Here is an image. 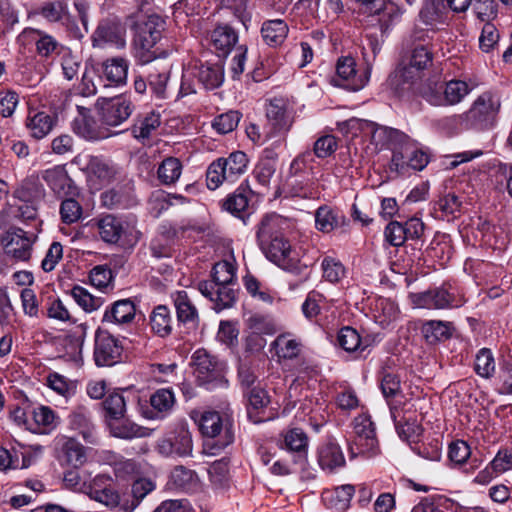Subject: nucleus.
<instances>
[{
	"label": "nucleus",
	"mask_w": 512,
	"mask_h": 512,
	"mask_svg": "<svg viewBox=\"0 0 512 512\" xmlns=\"http://www.w3.org/2000/svg\"><path fill=\"white\" fill-rule=\"evenodd\" d=\"M289 227L288 219L273 213L261 219L256 232L259 246L265 256L284 269L290 266L291 260V245L284 237V232Z\"/></svg>",
	"instance_id": "f257e3e1"
},
{
	"label": "nucleus",
	"mask_w": 512,
	"mask_h": 512,
	"mask_svg": "<svg viewBox=\"0 0 512 512\" xmlns=\"http://www.w3.org/2000/svg\"><path fill=\"white\" fill-rule=\"evenodd\" d=\"M236 268L229 261H220L212 268V281L198 283L199 292L211 302L213 308L221 311L231 308L237 297Z\"/></svg>",
	"instance_id": "f03ea898"
},
{
	"label": "nucleus",
	"mask_w": 512,
	"mask_h": 512,
	"mask_svg": "<svg viewBox=\"0 0 512 512\" xmlns=\"http://www.w3.org/2000/svg\"><path fill=\"white\" fill-rule=\"evenodd\" d=\"M199 430L205 438L204 450L214 455L234 441L233 424L229 417L217 411H205L199 422Z\"/></svg>",
	"instance_id": "7ed1b4c3"
},
{
	"label": "nucleus",
	"mask_w": 512,
	"mask_h": 512,
	"mask_svg": "<svg viewBox=\"0 0 512 512\" xmlns=\"http://www.w3.org/2000/svg\"><path fill=\"white\" fill-rule=\"evenodd\" d=\"M433 52L424 44L413 46L405 56L402 57L395 72L391 76V82L399 86L413 84L422 77L424 71L433 65Z\"/></svg>",
	"instance_id": "20e7f679"
},
{
	"label": "nucleus",
	"mask_w": 512,
	"mask_h": 512,
	"mask_svg": "<svg viewBox=\"0 0 512 512\" xmlns=\"http://www.w3.org/2000/svg\"><path fill=\"white\" fill-rule=\"evenodd\" d=\"M470 92L471 87L468 83L455 79L448 82L429 80L418 89L419 95L424 100L438 107L456 105Z\"/></svg>",
	"instance_id": "39448f33"
},
{
	"label": "nucleus",
	"mask_w": 512,
	"mask_h": 512,
	"mask_svg": "<svg viewBox=\"0 0 512 512\" xmlns=\"http://www.w3.org/2000/svg\"><path fill=\"white\" fill-rule=\"evenodd\" d=\"M249 159L243 151H234L226 158L213 161L206 171L207 187L217 189L224 182L234 183L248 167Z\"/></svg>",
	"instance_id": "423d86ee"
},
{
	"label": "nucleus",
	"mask_w": 512,
	"mask_h": 512,
	"mask_svg": "<svg viewBox=\"0 0 512 512\" xmlns=\"http://www.w3.org/2000/svg\"><path fill=\"white\" fill-rule=\"evenodd\" d=\"M135 29V57L140 64H147L157 58L153 48L162 37L163 21L158 15H150L145 21L136 23Z\"/></svg>",
	"instance_id": "0eeeda50"
},
{
	"label": "nucleus",
	"mask_w": 512,
	"mask_h": 512,
	"mask_svg": "<svg viewBox=\"0 0 512 512\" xmlns=\"http://www.w3.org/2000/svg\"><path fill=\"white\" fill-rule=\"evenodd\" d=\"M310 158L311 153L306 152L291 162L288 186L289 193L293 197L307 199L315 198L319 194L312 168L306 166Z\"/></svg>",
	"instance_id": "6e6552de"
},
{
	"label": "nucleus",
	"mask_w": 512,
	"mask_h": 512,
	"mask_svg": "<svg viewBox=\"0 0 512 512\" xmlns=\"http://www.w3.org/2000/svg\"><path fill=\"white\" fill-rule=\"evenodd\" d=\"M501 107L500 97L490 91L477 97L470 109L462 115L467 123L476 129L491 128L497 118Z\"/></svg>",
	"instance_id": "1a4fd4ad"
},
{
	"label": "nucleus",
	"mask_w": 512,
	"mask_h": 512,
	"mask_svg": "<svg viewBox=\"0 0 512 512\" xmlns=\"http://www.w3.org/2000/svg\"><path fill=\"white\" fill-rule=\"evenodd\" d=\"M193 373L200 385L213 388L226 383L225 363L204 349L196 350L191 358Z\"/></svg>",
	"instance_id": "9d476101"
},
{
	"label": "nucleus",
	"mask_w": 512,
	"mask_h": 512,
	"mask_svg": "<svg viewBox=\"0 0 512 512\" xmlns=\"http://www.w3.org/2000/svg\"><path fill=\"white\" fill-rule=\"evenodd\" d=\"M354 438L350 446L353 455L373 457L378 453V439L370 416L361 414L354 419Z\"/></svg>",
	"instance_id": "9b49d317"
},
{
	"label": "nucleus",
	"mask_w": 512,
	"mask_h": 512,
	"mask_svg": "<svg viewBox=\"0 0 512 512\" xmlns=\"http://www.w3.org/2000/svg\"><path fill=\"white\" fill-rule=\"evenodd\" d=\"M123 346L109 332L98 329L95 333L94 361L98 367H110L120 362Z\"/></svg>",
	"instance_id": "f8f14e48"
},
{
	"label": "nucleus",
	"mask_w": 512,
	"mask_h": 512,
	"mask_svg": "<svg viewBox=\"0 0 512 512\" xmlns=\"http://www.w3.org/2000/svg\"><path fill=\"white\" fill-rule=\"evenodd\" d=\"M78 115L72 121V130L79 137L87 141H99L118 135L104 124H98L92 117L90 109L77 105Z\"/></svg>",
	"instance_id": "ddd939ff"
},
{
	"label": "nucleus",
	"mask_w": 512,
	"mask_h": 512,
	"mask_svg": "<svg viewBox=\"0 0 512 512\" xmlns=\"http://www.w3.org/2000/svg\"><path fill=\"white\" fill-rule=\"evenodd\" d=\"M159 452L165 456L186 457L192 455V435L187 425L180 424L159 441Z\"/></svg>",
	"instance_id": "4468645a"
},
{
	"label": "nucleus",
	"mask_w": 512,
	"mask_h": 512,
	"mask_svg": "<svg viewBox=\"0 0 512 512\" xmlns=\"http://www.w3.org/2000/svg\"><path fill=\"white\" fill-rule=\"evenodd\" d=\"M85 493L93 500L110 509L118 508L121 511L123 497L119 495L113 485V480L107 475H97L85 486Z\"/></svg>",
	"instance_id": "2eb2a0df"
},
{
	"label": "nucleus",
	"mask_w": 512,
	"mask_h": 512,
	"mask_svg": "<svg viewBox=\"0 0 512 512\" xmlns=\"http://www.w3.org/2000/svg\"><path fill=\"white\" fill-rule=\"evenodd\" d=\"M361 129L371 133V142L376 147H396L405 146L408 152L411 145V138L398 129L387 126H380L371 121H363Z\"/></svg>",
	"instance_id": "dca6fc26"
},
{
	"label": "nucleus",
	"mask_w": 512,
	"mask_h": 512,
	"mask_svg": "<svg viewBox=\"0 0 512 512\" xmlns=\"http://www.w3.org/2000/svg\"><path fill=\"white\" fill-rule=\"evenodd\" d=\"M369 80V69L364 75H358L356 61L351 56H342L336 64V76L332 78L335 86L344 87L352 91L362 89Z\"/></svg>",
	"instance_id": "f3484780"
},
{
	"label": "nucleus",
	"mask_w": 512,
	"mask_h": 512,
	"mask_svg": "<svg viewBox=\"0 0 512 512\" xmlns=\"http://www.w3.org/2000/svg\"><path fill=\"white\" fill-rule=\"evenodd\" d=\"M132 111L131 101L123 96L106 99L99 109L100 121L110 129L126 121Z\"/></svg>",
	"instance_id": "a211bd4d"
},
{
	"label": "nucleus",
	"mask_w": 512,
	"mask_h": 512,
	"mask_svg": "<svg viewBox=\"0 0 512 512\" xmlns=\"http://www.w3.org/2000/svg\"><path fill=\"white\" fill-rule=\"evenodd\" d=\"M96 226L101 240L108 244H118L127 240L132 230L125 220L112 214L98 218Z\"/></svg>",
	"instance_id": "6ab92c4d"
},
{
	"label": "nucleus",
	"mask_w": 512,
	"mask_h": 512,
	"mask_svg": "<svg viewBox=\"0 0 512 512\" xmlns=\"http://www.w3.org/2000/svg\"><path fill=\"white\" fill-rule=\"evenodd\" d=\"M5 254L15 261H28L32 254L33 241L20 228L6 232L2 239Z\"/></svg>",
	"instance_id": "aec40b11"
},
{
	"label": "nucleus",
	"mask_w": 512,
	"mask_h": 512,
	"mask_svg": "<svg viewBox=\"0 0 512 512\" xmlns=\"http://www.w3.org/2000/svg\"><path fill=\"white\" fill-rule=\"evenodd\" d=\"M92 44L99 48L107 44L123 48L126 44L125 28L116 20H102L92 35Z\"/></svg>",
	"instance_id": "412c9836"
},
{
	"label": "nucleus",
	"mask_w": 512,
	"mask_h": 512,
	"mask_svg": "<svg viewBox=\"0 0 512 512\" xmlns=\"http://www.w3.org/2000/svg\"><path fill=\"white\" fill-rule=\"evenodd\" d=\"M57 459L61 465L79 469L87 461L85 447L74 437L62 436L57 440Z\"/></svg>",
	"instance_id": "4be33fe9"
},
{
	"label": "nucleus",
	"mask_w": 512,
	"mask_h": 512,
	"mask_svg": "<svg viewBox=\"0 0 512 512\" xmlns=\"http://www.w3.org/2000/svg\"><path fill=\"white\" fill-rule=\"evenodd\" d=\"M68 427L80 435L83 440L90 444L97 442L96 426L92 420L90 410L79 405L75 407L68 416Z\"/></svg>",
	"instance_id": "5701e85b"
},
{
	"label": "nucleus",
	"mask_w": 512,
	"mask_h": 512,
	"mask_svg": "<svg viewBox=\"0 0 512 512\" xmlns=\"http://www.w3.org/2000/svg\"><path fill=\"white\" fill-rule=\"evenodd\" d=\"M41 177L58 197L74 196L77 194L74 181L62 165H56L44 170Z\"/></svg>",
	"instance_id": "b1692460"
},
{
	"label": "nucleus",
	"mask_w": 512,
	"mask_h": 512,
	"mask_svg": "<svg viewBox=\"0 0 512 512\" xmlns=\"http://www.w3.org/2000/svg\"><path fill=\"white\" fill-rule=\"evenodd\" d=\"M413 303L425 309H449L454 307L455 296L444 287H435L412 295Z\"/></svg>",
	"instance_id": "393cba45"
},
{
	"label": "nucleus",
	"mask_w": 512,
	"mask_h": 512,
	"mask_svg": "<svg viewBox=\"0 0 512 512\" xmlns=\"http://www.w3.org/2000/svg\"><path fill=\"white\" fill-rule=\"evenodd\" d=\"M266 116L272 127L269 137H274L276 134H286L292 127L293 117L281 99L270 101L266 110Z\"/></svg>",
	"instance_id": "a878e982"
},
{
	"label": "nucleus",
	"mask_w": 512,
	"mask_h": 512,
	"mask_svg": "<svg viewBox=\"0 0 512 512\" xmlns=\"http://www.w3.org/2000/svg\"><path fill=\"white\" fill-rule=\"evenodd\" d=\"M174 307L176 309L178 324H182L189 329L197 328L199 324V313L188 296L186 291H177L172 295Z\"/></svg>",
	"instance_id": "bb28decb"
},
{
	"label": "nucleus",
	"mask_w": 512,
	"mask_h": 512,
	"mask_svg": "<svg viewBox=\"0 0 512 512\" xmlns=\"http://www.w3.org/2000/svg\"><path fill=\"white\" fill-rule=\"evenodd\" d=\"M283 438L284 443L282 448L295 454V463L305 466L307 463L309 444L307 434L300 428H292L284 433Z\"/></svg>",
	"instance_id": "cd10ccee"
},
{
	"label": "nucleus",
	"mask_w": 512,
	"mask_h": 512,
	"mask_svg": "<svg viewBox=\"0 0 512 512\" xmlns=\"http://www.w3.org/2000/svg\"><path fill=\"white\" fill-rule=\"evenodd\" d=\"M128 67V61L123 57L108 58L101 63L100 78L107 82V86L123 85L127 80Z\"/></svg>",
	"instance_id": "c85d7f7f"
},
{
	"label": "nucleus",
	"mask_w": 512,
	"mask_h": 512,
	"mask_svg": "<svg viewBox=\"0 0 512 512\" xmlns=\"http://www.w3.org/2000/svg\"><path fill=\"white\" fill-rule=\"evenodd\" d=\"M247 397V415L253 423H262L272 418L271 414L266 413L270 399L263 388L252 387L247 393Z\"/></svg>",
	"instance_id": "c756f323"
},
{
	"label": "nucleus",
	"mask_w": 512,
	"mask_h": 512,
	"mask_svg": "<svg viewBox=\"0 0 512 512\" xmlns=\"http://www.w3.org/2000/svg\"><path fill=\"white\" fill-rule=\"evenodd\" d=\"M210 42L219 57H226L238 42V33L227 24L218 25L211 32Z\"/></svg>",
	"instance_id": "7c9ffc66"
},
{
	"label": "nucleus",
	"mask_w": 512,
	"mask_h": 512,
	"mask_svg": "<svg viewBox=\"0 0 512 512\" xmlns=\"http://www.w3.org/2000/svg\"><path fill=\"white\" fill-rule=\"evenodd\" d=\"M136 315V306L130 299H121L109 306L103 315L102 322L114 324L131 323Z\"/></svg>",
	"instance_id": "2f4dec72"
},
{
	"label": "nucleus",
	"mask_w": 512,
	"mask_h": 512,
	"mask_svg": "<svg viewBox=\"0 0 512 512\" xmlns=\"http://www.w3.org/2000/svg\"><path fill=\"white\" fill-rule=\"evenodd\" d=\"M449 10L447 0H424L419 17L426 25L446 24Z\"/></svg>",
	"instance_id": "473e14b6"
},
{
	"label": "nucleus",
	"mask_w": 512,
	"mask_h": 512,
	"mask_svg": "<svg viewBox=\"0 0 512 512\" xmlns=\"http://www.w3.org/2000/svg\"><path fill=\"white\" fill-rule=\"evenodd\" d=\"M192 75L197 77L206 89H216L224 81V65L221 61L201 64L199 67H195V72Z\"/></svg>",
	"instance_id": "72a5a7b5"
},
{
	"label": "nucleus",
	"mask_w": 512,
	"mask_h": 512,
	"mask_svg": "<svg viewBox=\"0 0 512 512\" xmlns=\"http://www.w3.org/2000/svg\"><path fill=\"white\" fill-rule=\"evenodd\" d=\"M354 493L355 487L353 485H341L333 490L324 491L322 500L328 508L338 512H344L349 508Z\"/></svg>",
	"instance_id": "f704fd0d"
},
{
	"label": "nucleus",
	"mask_w": 512,
	"mask_h": 512,
	"mask_svg": "<svg viewBox=\"0 0 512 512\" xmlns=\"http://www.w3.org/2000/svg\"><path fill=\"white\" fill-rule=\"evenodd\" d=\"M33 423L28 429L38 433H50L59 425L60 420L57 414L49 406H38L31 412Z\"/></svg>",
	"instance_id": "c9c22d12"
},
{
	"label": "nucleus",
	"mask_w": 512,
	"mask_h": 512,
	"mask_svg": "<svg viewBox=\"0 0 512 512\" xmlns=\"http://www.w3.org/2000/svg\"><path fill=\"white\" fill-rule=\"evenodd\" d=\"M155 483L148 478H138L131 485V498L123 497L121 512H133L141 501L155 489Z\"/></svg>",
	"instance_id": "e433bc0d"
},
{
	"label": "nucleus",
	"mask_w": 512,
	"mask_h": 512,
	"mask_svg": "<svg viewBox=\"0 0 512 512\" xmlns=\"http://www.w3.org/2000/svg\"><path fill=\"white\" fill-rule=\"evenodd\" d=\"M289 27L282 19L266 20L261 27L263 41L270 47H278L283 44L288 36Z\"/></svg>",
	"instance_id": "4c0bfd02"
},
{
	"label": "nucleus",
	"mask_w": 512,
	"mask_h": 512,
	"mask_svg": "<svg viewBox=\"0 0 512 512\" xmlns=\"http://www.w3.org/2000/svg\"><path fill=\"white\" fill-rule=\"evenodd\" d=\"M161 124L159 113L149 112L139 115L131 127L132 135L135 139L144 142L150 139L153 132L156 131Z\"/></svg>",
	"instance_id": "58836bf2"
},
{
	"label": "nucleus",
	"mask_w": 512,
	"mask_h": 512,
	"mask_svg": "<svg viewBox=\"0 0 512 512\" xmlns=\"http://www.w3.org/2000/svg\"><path fill=\"white\" fill-rule=\"evenodd\" d=\"M344 215L329 206H321L315 212L316 229L323 233H330L344 222Z\"/></svg>",
	"instance_id": "ea45409f"
},
{
	"label": "nucleus",
	"mask_w": 512,
	"mask_h": 512,
	"mask_svg": "<svg viewBox=\"0 0 512 512\" xmlns=\"http://www.w3.org/2000/svg\"><path fill=\"white\" fill-rule=\"evenodd\" d=\"M108 425L111 435L116 438L130 440L149 436L148 428L139 426L124 418L122 421H109Z\"/></svg>",
	"instance_id": "a19ab883"
},
{
	"label": "nucleus",
	"mask_w": 512,
	"mask_h": 512,
	"mask_svg": "<svg viewBox=\"0 0 512 512\" xmlns=\"http://www.w3.org/2000/svg\"><path fill=\"white\" fill-rule=\"evenodd\" d=\"M318 463L322 469L333 471L345 464V458L339 445L327 443L320 447L318 452Z\"/></svg>",
	"instance_id": "79ce46f5"
},
{
	"label": "nucleus",
	"mask_w": 512,
	"mask_h": 512,
	"mask_svg": "<svg viewBox=\"0 0 512 512\" xmlns=\"http://www.w3.org/2000/svg\"><path fill=\"white\" fill-rule=\"evenodd\" d=\"M176 403L174 392L168 388L156 390L150 396V405L155 418H164L171 413Z\"/></svg>",
	"instance_id": "37998d69"
},
{
	"label": "nucleus",
	"mask_w": 512,
	"mask_h": 512,
	"mask_svg": "<svg viewBox=\"0 0 512 512\" xmlns=\"http://www.w3.org/2000/svg\"><path fill=\"white\" fill-rule=\"evenodd\" d=\"M361 4V10L368 15H382L380 21L386 23L384 17H389L390 21L397 19L401 15V11L393 4H387L385 0H355Z\"/></svg>",
	"instance_id": "c03bdc74"
},
{
	"label": "nucleus",
	"mask_w": 512,
	"mask_h": 512,
	"mask_svg": "<svg viewBox=\"0 0 512 512\" xmlns=\"http://www.w3.org/2000/svg\"><path fill=\"white\" fill-rule=\"evenodd\" d=\"M452 330V323L440 320H429L421 328L423 337L430 344L449 339L452 335Z\"/></svg>",
	"instance_id": "a18cd8bd"
},
{
	"label": "nucleus",
	"mask_w": 512,
	"mask_h": 512,
	"mask_svg": "<svg viewBox=\"0 0 512 512\" xmlns=\"http://www.w3.org/2000/svg\"><path fill=\"white\" fill-rule=\"evenodd\" d=\"M45 195V189L35 178H27L14 190V198L24 203H36Z\"/></svg>",
	"instance_id": "49530a36"
},
{
	"label": "nucleus",
	"mask_w": 512,
	"mask_h": 512,
	"mask_svg": "<svg viewBox=\"0 0 512 512\" xmlns=\"http://www.w3.org/2000/svg\"><path fill=\"white\" fill-rule=\"evenodd\" d=\"M54 126L53 118L45 112H36L29 115L26 120V127L30 135L35 139L46 137Z\"/></svg>",
	"instance_id": "de8ad7c7"
},
{
	"label": "nucleus",
	"mask_w": 512,
	"mask_h": 512,
	"mask_svg": "<svg viewBox=\"0 0 512 512\" xmlns=\"http://www.w3.org/2000/svg\"><path fill=\"white\" fill-rule=\"evenodd\" d=\"M150 325L152 330L161 337H166L172 332V317L167 306L158 305L153 309Z\"/></svg>",
	"instance_id": "09e8293b"
},
{
	"label": "nucleus",
	"mask_w": 512,
	"mask_h": 512,
	"mask_svg": "<svg viewBox=\"0 0 512 512\" xmlns=\"http://www.w3.org/2000/svg\"><path fill=\"white\" fill-rule=\"evenodd\" d=\"M272 347L279 358L293 359L299 356L302 344L290 334H281L273 341Z\"/></svg>",
	"instance_id": "8fccbe9b"
},
{
	"label": "nucleus",
	"mask_w": 512,
	"mask_h": 512,
	"mask_svg": "<svg viewBox=\"0 0 512 512\" xmlns=\"http://www.w3.org/2000/svg\"><path fill=\"white\" fill-rule=\"evenodd\" d=\"M393 419L397 434L402 440L408 443H417L419 441L423 428L415 419L403 417L397 420L394 414Z\"/></svg>",
	"instance_id": "3c124183"
},
{
	"label": "nucleus",
	"mask_w": 512,
	"mask_h": 512,
	"mask_svg": "<svg viewBox=\"0 0 512 512\" xmlns=\"http://www.w3.org/2000/svg\"><path fill=\"white\" fill-rule=\"evenodd\" d=\"M182 173V163L178 158L167 157L158 167L157 175L159 181L164 185L174 184Z\"/></svg>",
	"instance_id": "603ef678"
},
{
	"label": "nucleus",
	"mask_w": 512,
	"mask_h": 512,
	"mask_svg": "<svg viewBox=\"0 0 512 512\" xmlns=\"http://www.w3.org/2000/svg\"><path fill=\"white\" fill-rule=\"evenodd\" d=\"M63 77L71 81L78 76L82 66V60L78 55L72 53L69 48L62 47L58 52Z\"/></svg>",
	"instance_id": "864d4df0"
},
{
	"label": "nucleus",
	"mask_w": 512,
	"mask_h": 512,
	"mask_svg": "<svg viewBox=\"0 0 512 512\" xmlns=\"http://www.w3.org/2000/svg\"><path fill=\"white\" fill-rule=\"evenodd\" d=\"M103 407L109 421H118L125 418L126 415V401L120 392H113L103 401Z\"/></svg>",
	"instance_id": "5fc2aeb1"
},
{
	"label": "nucleus",
	"mask_w": 512,
	"mask_h": 512,
	"mask_svg": "<svg viewBox=\"0 0 512 512\" xmlns=\"http://www.w3.org/2000/svg\"><path fill=\"white\" fill-rule=\"evenodd\" d=\"M339 345L347 352H363L366 346L356 329L346 326L343 327L337 337Z\"/></svg>",
	"instance_id": "6e6d98bb"
},
{
	"label": "nucleus",
	"mask_w": 512,
	"mask_h": 512,
	"mask_svg": "<svg viewBox=\"0 0 512 512\" xmlns=\"http://www.w3.org/2000/svg\"><path fill=\"white\" fill-rule=\"evenodd\" d=\"M461 201L458 196L454 193H448L438 199V201L434 204V210L440 211L442 213V218H450L457 217V213L460 212L461 209Z\"/></svg>",
	"instance_id": "4d7b16f0"
},
{
	"label": "nucleus",
	"mask_w": 512,
	"mask_h": 512,
	"mask_svg": "<svg viewBox=\"0 0 512 512\" xmlns=\"http://www.w3.org/2000/svg\"><path fill=\"white\" fill-rule=\"evenodd\" d=\"M275 171L276 159L265 157L261 158L256 164L253 170V176L261 186L268 187Z\"/></svg>",
	"instance_id": "13d9d810"
},
{
	"label": "nucleus",
	"mask_w": 512,
	"mask_h": 512,
	"mask_svg": "<svg viewBox=\"0 0 512 512\" xmlns=\"http://www.w3.org/2000/svg\"><path fill=\"white\" fill-rule=\"evenodd\" d=\"M71 295L86 312L95 311L103 304L102 298L91 295L85 288L78 285L72 288Z\"/></svg>",
	"instance_id": "bf43d9fd"
},
{
	"label": "nucleus",
	"mask_w": 512,
	"mask_h": 512,
	"mask_svg": "<svg viewBox=\"0 0 512 512\" xmlns=\"http://www.w3.org/2000/svg\"><path fill=\"white\" fill-rule=\"evenodd\" d=\"M169 78V71L151 72L149 74L148 83L150 89L158 99H166L169 97Z\"/></svg>",
	"instance_id": "052dcab7"
},
{
	"label": "nucleus",
	"mask_w": 512,
	"mask_h": 512,
	"mask_svg": "<svg viewBox=\"0 0 512 512\" xmlns=\"http://www.w3.org/2000/svg\"><path fill=\"white\" fill-rule=\"evenodd\" d=\"M82 215V207L77 200L70 196L64 199L60 205L61 220L65 224L77 222Z\"/></svg>",
	"instance_id": "680f3d73"
},
{
	"label": "nucleus",
	"mask_w": 512,
	"mask_h": 512,
	"mask_svg": "<svg viewBox=\"0 0 512 512\" xmlns=\"http://www.w3.org/2000/svg\"><path fill=\"white\" fill-rule=\"evenodd\" d=\"M240 119L241 114L238 111H228L217 116L212 126L220 134H227L238 126Z\"/></svg>",
	"instance_id": "e2e57ef3"
},
{
	"label": "nucleus",
	"mask_w": 512,
	"mask_h": 512,
	"mask_svg": "<svg viewBox=\"0 0 512 512\" xmlns=\"http://www.w3.org/2000/svg\"><path fill=\"white\" fill-rule=\"evenodd\" d=\"M475 371L484 378H489L495 370L494 358L491 351L487 348L481 349L476 355Z\"/></svg>",
	"instance_id": "0e129e2a"
},
{
	"label": "nucleus",
	"mask_w": 512,
	"mask_h": 512,
	"mask_svg": "<svg viewBox=\"0 0 512 512\" xmlns=\"http://www.w3.org/2000/svg\"><path fill=\"white\" fill-rule=\"evenodd\" d=\"M89 171L93 176L105 183L110 182L115 175L114 167L109 162L98 157L90 160Z\"/></svg>",
	"instance_id": "69168bd1"
},
{
	"label": "nucleus",
	"mask_w": 512,
	"mask_h": 512,
	"mask_svg": "<svg viewBox=\"0 0 512 512\" xmlns=\"http://www.w3.org/2000/svg\"><path fill=\"white\" fill-rule=\"evenodd\" d=\"M323 278L331 283L339 282L345 275L342 263L332 257H325L322 261Z\"/></svg>",
	"instance_id": "338daca9"
},
{
	"label": "nucleus",
	"mask_w": 512,
	"mask_h": 512,
	"mask_svg": "<svg viewBox=\"0 0 512 512\" xmlns=\"http://www.w3.org/2000/svg\"><path fill=\"white\" fill-rule=\"evenodd\" d=\"M249 199L244 190L237 189L224 201L223 207L230 213L240 216L248 207Z\"/></svg>",
	"instance_id": "774afa93"
}]
</instances>
